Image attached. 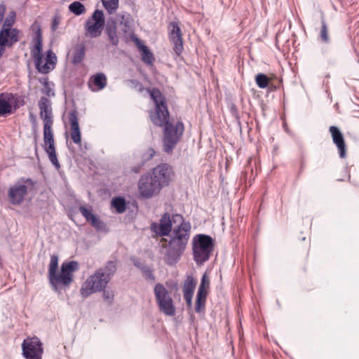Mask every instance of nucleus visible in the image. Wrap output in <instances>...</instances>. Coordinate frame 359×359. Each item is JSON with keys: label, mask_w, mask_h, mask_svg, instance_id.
Wrapping results in <instances>:
<instances>
[{"label": "nucleus", "mask_w": 359, "mask_h": 359, "mask_svg": "<svg viewBox=\"0 0 359 359\" xmlns=\"http://www.w3.org/2000/svg\"><path fill=\"white\" fill-rule=\"evenodd\" d=\"M151 98L155 104V111L150 114L151 122L158 126H164L163 149L166 153H171L184 131L182 122L173 125L169 122V112L165 98L156 88L149 90Z\"/></svg>", "instance_id": "1"}, {"label": "nucleus", "mask_w": 359, "mask_h": 359, "mask_svg": "<svg viewBox=\"0 0 359 359\" xmlns=\"http://www.w3.org/2000/svg\"><path fill=\"white\" fill-rule=\"evenodd\" d=\"M58 268V257L50 256L48 266V279L53 290L57 292L67 290L74 280V273L79 269V264L76 261L65 262L62 264L60 271Z\"/></svg>", "instance_id": "2"}, {"label": "nucleus", "mask_w": 359, "mask_h": 359, "mask_svg": "<svg viewBox=\"0 0 359 359\" xmlns=\"http://www.w3.org/2000/svg\"><path fill=\"white\" fill-rule=\"evenodd\" d=\"M189 222H182L172 233L168 244L163 245L165 262L168 265H174L179 262L185 251L190 235Z\"/></svg>", "instance_id": "3"}, {"label": "nucleus", "mask_w": 359, "mask_h": 359, "mask_svg": "<svg viewBox=\"0 0 359 359\" xmlns=\"http://www.w3.org/2000/svg\"><path fill=\"white\" fill-rule=\"evenodd\" d=\"M116 271V263L113 261L107 262L103 267L97 269L82 284L80 290L82 297L86 298L105 289Z\"/></svg>", "instance_id": "4"}, {"label": "nucleus", "mask_w": 359, "mask_h": 359, "mask_svg": "<svg viewBox=\"0 0 359 359\" xmlns=\"http://www.w3.org/2000/svg\"><path fill=\"white\" fill-rule=\"evenodd\" d=\"M213 247V240L210 236L199 234L194 238V259L197 264L201 265L209 259Z\"/></svg>", "instance_id": "5"}, {"label": "nucleus", "mask_w": 359, "mask_h": 359, "mask_svg": "<svg viewBox=\"0 0 359 359\" xmlns=\"http://www.w3.org/2000/svg\"><path fill=\"white\" fill-rule=\"evenodd\" d=\"M36 182L31 178L22 177L15 184L11 186L8 191V196L11 204L20 205L28 191L34 189Z\"/></svg>", "instance_id": "6"}, {"label": "nucleus", "mask_w": 359, "mask_h": 359, "mask_svg": "<svg viewBox=\"0 0 359 359\" xmlns=\"http://www.w3.org/2000/svg\"><path fill=\"white\" fill-rule=\"evenodd\" d=\"M154 292L159 310L166 316H173L175 314V307L165 287L161 283H157L154 287Z\"/></svg>", "instance_id": "7"}, {"label": "nucleus", "mask_w": 359, "mask_h": 359, "mask_svg": "<svg viewBox=\"0 0 359 359\" xmlns=\"http://www.w3.org/2000/svg\"><path fill=\"white\" fill-rule=\"evenodd\" d=\"M182 222H185L181 215L175 214L170 217L168 212L164 213L159 223L152 222L151 224L150 229L151 231L154 232L159 236H168L172 230V224L179 223L181 224Z\"/></svg>", "instance_id": "8"}, {"label": "nucleus", "mask_w": 359, "mask_h": 359, "mask_svg": "<svg viewBox=\"0 0 359 359\" xmlns=\"http://www.w3.org/2000/svg\"><path fill=\"white\" fill-rule=\"evenodd\" d=\"M105 19L102 11L96 9L92 16L85 22V35L90 38H96L101 35Z\"/></svg>", "instance_id": "9"}, {"label": "nucleus", "mask_w": 359, "mask_h": 359, "mask_svg": "<svg viewBox=\"0 0 359 359\" xmlns=\"http://www.w3.org/2000/svg\"><path fill=\"white\" fill-rule=\"evenodd\" d=\"M53 123L52 110L49 109L48 100H46V144L48 147L46 148V153L48 154V159L55 168L56 170L60 168V163L57 160L55 148L54 145L53 134L51 130V125Z\"/></svg>", "instance_id": "10"}, {"label": "nucleus", "mask_w": 359, "mask_h": 359, "mask_svg": "<svg viewBox=\"0 0 359 359\" xmlns=\"http://www.w3.org/2000/svg\"><path fill=\"white\" fill-rule=\"evenodd\" d=\"M22 355L25 359H42L43 344L36 337H28L22 343Z\"/></svg>", "instance_id": "11"}, {"label": "nucleus", "mask_w": 359, "mask_h": 359, "mask_svg": "<svg viewBox=\"0 0 359 359\" xmlns=\"http://www.w3.org/2000/svg\"><path fill=\"white\" fill-rule=\"evenodd\" d=\"M138 188L140 195L146 198L152 197L161 189L149 175H144L140 177Z\"/></svg>", "instance_id": "12"}, {"label": "nucleus", "mask_w": 359, "mask_h": 359, "mask_svg": "<svg viewBox=\"0 0 359 359\" xmlns=\"http://www.w3.org/2000/svg\"><path fill=\"white\" fill-rule=\"evenodd\" d=\"M172 174V169L168 164H161L155 167L151 175H149L151 179L161 188L168 184Z\"/></svg>", "instance_id": "13"}, {"label": "nucleus", "mask_w": 359, "mask_h": 359, "mask_svg": "<svg viewBox=\"0 0 359 359\" xmlns=\"http://www.w3.org/2000/svg\"><path fill=\"white\" fill-rule=\"evenodd\" d=\"M42 36L41 30L38 29L35 39V45L32 49V56L34 61L36 69L39 72L45 74V63H43V50H42Z\"/></svg>", "instance_id": "14"}, {"label": "nucleus", "mask_w": 359, "mask_h": 359, "mask_svg": "<svg viewBox=\"0 0 359 359\" xmlns=\"http://www.w3.org/2000/svg\"><path fill=\"white\" fill-rule=\"evenodd\" d=\"M170 39L174 45V50L180 55L183 50V42L181 29L177 22H172L169 25Z\"/></svg>", "instance_id": "15"}, {"label": "nucleus", "mask_w": 359, "mask_h": 359, "mask_svg": "<svg viewBox=\"0 0 359 359\" xmlns=\"http://www.w3.org/2000/svg\"><path fill=\"white\" fill-rule=\"evenodd\" d=\"M70 123V137L74 143L79 144L81 143V134L79 125L77 111L73 110L69 114Z\"/></svg>", "instance_id": "16"}, {"label": "nucleus", "mask_w": 359, "mask_h": 359, "mask_svg": "<svg viewBox=\"0 0 359 359\" xmlns=\"http://www.w3.org/2000/svg\"><path fill=\"white\" fill-rule=\"evenodd\" d=\"M329 130L332 135L333 142L336 144L339 151V156L342 158H345L346 155V147L342 133L337 127L333 126L330 127Z\"/></svg>", "instance_id": "17"}, {"label": "nucleus", "mask_w": 359, "mask_h": 359, "mask_svg": "<svg viewBox=\"0 0 359 359\" xmlns=\"http://www.w3.org/2000/svg\"><path fill=\"white\" fill-rule=\"evenodd\" d=\"M19 40V31L17 29L0 30V44H6L11 47Z\"/></svg>", "instance_id": "18"}, {"label": "nucleus", "mask_w": 359, "mask_h": 359, "mask_svg": "<svg viewBox=\"0 0 359 359\" xmlns=\"http://www.w3.org/2000/svg\"><path fill=\"white\" fill-rule=\"evenodd\" d=\"M79 211L86 219L97 230H101L103 227V223L91 212V208H87L84 206L79 208Z\"/></svg>", "instance_id": "19"}, {"label": "nucleus", "mask_w": 359, "mask_h": 359, "mask_svg": "<svg viewBox=\"0 0 359 359\" xmlns=\"http://www.w3.org/2000/svg\"><path fill=\"white\" fill-rule=\"evenodd\" d=\"M134 41L139 50L142 52V61L147 65H152L154 57L148 47L143 44L138 38H135Z\"/></svg>", "instance_id": "20"}, {"label": "nucleus", "mask_w": 359, "mask_h": 359, "mask_svg": "<svg viewBox=\"0 0 359 359\" xmlns=\"http://www.w3.org/2000/svg\"><path fill=\"white\" fill-rule=\"evenodd\" d=\"M107 77L103 73H99L93 76L89 81V87L93 91L103 89L107 86Z\"/></svg>", "instance_id": "21"}, {"label": "nucleus", "mask_w": 359, "mask_h": 359, "mask_svg": "<svg viewBox=\"0 0 359 359\" xmlns=\"http://www.w3.org/2000/svg\"><path fill=\"white\" fill-rule=\"evenodd\" d=\"M130 15L125 12H121L116 15L114 22L115 23L118 22L121 26H123L121 28L123 32L128 33L130 29Z\"/></svg>", "instance_id": "22"}, {"label": "nucleus", "mask_w": 359, "mask_h": 359, "mask_svg": "<svg viewBox=\"0 0 359 359\" xmlns=\"http://www.w3.org/2000/svg\"><path fill=\"white\" fill-rule=\"evenodd\" d=\"M106 32L111 44L114 46H117L119 40L116 33V26L115 22H113L111 25H107L106 27Z\"/></svg>", "instance_id": "23"}, {"label": "nucleus", "mask_w": 359, "mask_h": 359, "mask_svg": "<svg viewBox=\"0 0 359 359\" xmlns=\"http://www.w3.org/2000/svg\"><path fill=\"white\" fill-rule=\"evenodd\" d=\"M57 62V57L51 50L46 51V74L55 68Z\"/></svg>", "instance_id": "24"}, {"label": "nucleus", "mask_w": 359, "mask_h": 359, "mask_svg": "<svg viewBox=\"0 0 359 359\" xmlns=\"http://www.w3.org/2000/svg\"><path fill=\"white\" fill-rule=\"evenodd\" d=\"M196 282L191 276H188L184 283L183 294H194Z\"/></svg>", "instance_id": "25"}, {"label": "nucleus", "mask_w": 359, "mask_h": 359, "mask_svg": "<svg viewBox=\"0 0 359 359\" xmlns=\"http://www.w3.org/2000/svg\"><path fill=\"white\" fill-rule=\"evenodd\" d=\"M102 5L109 14H114L118 8V0H102Z\"/></svg>", "instance_id": "26"}, {"label": "nucleus", "mask_w": 359, "mask_h": 359, "mask_svg": "<svg viewBox=\"0 0 359 359\" xmlns=\"http://www.w3.org/2000/svg\"><path fill=\"white\" fill-rule=\"evenodd\" d=\"M68 8L70 12L76 15H81L86 11L84 5L79 1H74L70 4Z\"/></svg>", "instance_id": "27"}, {"label": "nucleus", "mask_w": 359, "mask_h": 359, "mask_svg": "<svg viewBox=\"0 0 359 359\" xmlns=\"http://www.w3.org/2000/svg\"><path fill=\"white\" fill-rule=\"evenodd\" d=\"M111 205L118 213H123L126 208V201L122 197H116L111 201Z\"/></svg>", "instance_id": "28"}, {"label": "nucleus", "mask_w": 359, "mask_h": 359, "mask_svg": "<svg viewBox=\"0 0 359 359\" xmlns=\"http://www.w3.org/2000/svg\"><path fill=\"white\" fill-rule=\"evenodd\" d=\"M321 24L322 26L320 32V41L324 43H328L330 41L328 34V27L323 17L321 18Z\"/></svg>", "instance_id": "29"}, {"label": "nucleus", "mask_w": 359, "mask_h": 359, "mask_svg": "<svg viewBox=\"0 0 359 359\" xmlns=\"http://www.w3.org/2000/svg\"><path fill=\"white\" fill-rule=\"evenodd\" d=\"M206 295L207 294L197 293L195 306V311L196 313H201L202 310L204 309Z\"/></svg>", "instance_id": "30"}, {"label": "nucleus", "mask_w": 359, "mask_h": 359, "mask_svg": "<svg viewBox=\"0 0 359 359\" xmlns=\"http://www.w3.org/2000/svg\"><path fill=\"white\" fill-rule=\"evenodd\" d=\"M12 107L8 101L0 98V116H6L11 113Z\"/></svg>", "instance_id": "31"}, {"label": "nucleus", "mask_w": 359, "mask_h": 359, "mask_svg": "<svg viewBox=\"0 0 359 359\" xmlns=\"http://www.w3.org/2000/svg\"><path fill=\"white\" fill-rule=\"evenodd\" d=\"M255 81L260 88H265L268 86L269 80L266 75L264 74H258L255 76Z\"/></svg>", "instance_id": "32"}, {"label": "nucleus", "mask_w": 359, "mask_h": 359, "mask_svg": "<svg viewBox=\"0 0 359 359\" xmlns=\"http://www.w3.org/2000/svg\"><path fill=\"white\" fill-rule=\"evenodd\" d=\"M210 285V280L206 273H204L202 276L201 284L197 293L207 294L206 289L208 288Z\"/></svg>", "instance_id": "33"}, {"label": "nucleus", "mask_w": 359, "mask_h": 359, "mask_svg": "<svg viewBox=\"0 0 359 359\" xmlns=\"http://www.w3.org/2000/svg\"><path fill=\"white\" fill-rule=\"evenodd\" d=\"M41 118L43 121V139L45 140V96H42L39 102Z\"/></svg>", "instance_id": "34"}, {"label": "nucleus", "mask_w": 359, "mask_h": 359, "mask_svg": "<svg viewBox=\"0 0 359 359\" xmlns=\"http://www.w3.org/2000/svg\"><path fill=\"white\" fill-rule=\"evenodd\" d=\"M102 291H103L102 295H103L104 300L106 301L108 304H111L114 300V292L111 290H105V289H104Z\"/></svg>", "instance_id": "35"}, {"label": "nucleus", "mask_w": 359, "mask_h": 359, "mask_svg": "<svg viewBox=\"0 0 359 359\" xmlns=\"http://www.w3.org/2000/svg\"><path fill=\"white\" fill-rule=\"evenodd\" d=\"M62 18L60 14H55L53 18L50 29L52 32H55L59 27L61 22Z\"/></svg>", "instance_id": "36"}, {"label": "nucleus", "mask_w": 359, "mask_h": 359, "mask_svg": "<svg viewBox=\"0 0 359 359\" xmlns=\"http://www.w3.org/2000/svg\"><path fill=\"white\" fill-rule=\"evenodd\" d=\"M142 271L144 273V276L147 280L154 281L155 280V276L153 273V271L147 266H142Z\"/></svg>", "instance_id": "37"}, {"label": "nucleus", "mask_w": 359, "mask_h": 359, "mask_svg": "<svg viewBox=\"0 0 359 359\" xmlns=\"http://www.w3.org/2000/svg\"><path fill=\"white\" fill-rule=\"evenodd\" d=\"M14 23V19L13 17L6 18L4 22L1 29L13 30L12 26Z\"/></svg>", "instance_id": "38"}, {"label": "nucleus", "mask_w": 359, "mask_h": 359, "mask_svg": "<svg viewBox=\"0 0 359 359\" xmlns=\"http://www.w3.org/2000/svg\"><path fill=\"white\" fill-rule=\"evenodd\" d=\"M53 86L54 84L53 83L46 81V97L54 96Z\"/></svg>", "instance_id": "39"}, {"label": "nucleus", "mask_w": 359, "mask_h": 359, "mask_svg": "<svg viewBox=\"0 0 359 359\" xmlns=\"http://www.w3.org/2000/svg\"><path fill=\"white\" fill-rule=\"evenodd\" d=\"M83 55H84L83 48H81L79 50H78L76 55H75L74 57V62H80L82 60V58L83 57Z\"/></svg>", "instance_id": "40"}, {"label": "nucleus", "mask_w": 359, "mask_h": 359, "mask_svg": "<svg viewBox=\"0 0 359 359\" xmlns=\"http://www.w3.org/2000/svg\"><path fill=\"white\" fill-rule=\"evenodd\" d=\"M155 154H156V151H154V149L150 148L147 150V151L144 154V158L147 160H149V159L151 158L153 156H154Z\"/></svg>", "instance_id": "41"}, {"label": "nucleus", "mask_w": 359, "mask_h": 359, "mask_svg": "<svg viewBox=\"0 0 359 359\" xmlns=\"http://www.w3.org/2000/svg\"><path fill=\"white\" fill-rule=\"evenodd\" d=\"M187 304L190 307L192 304L193 294H183Z\"/></svg>", "instance_id": "42"}, {"label": "nucleus", "mask_w": 359, "mask_h": 359, "mask_svg": "<svg viewBox=\"0 0 359 359\" xmlns=\"http://www.w3.org/2000/svg\"><path fill=\"white\" fill-rule=\"evenodd\" d=\"M5 11H6V8H5L4 5L1 4L0 5V22L3 20Z\"/></svg>", "instance_id": "43"}, {"label": "nucleus", "mask_w": 359, "mask_h": 359, "mask_svg": "<svg viewBox=\"0 0 359 359\" xmlns=\"http://www.w3.org/2000/svg\"><path fill=\"white\" fill-rule=\"evenodd\" d=\"M6 46H7L6 44H0V57L4 55Z\"/></svg>", "instance_id": "44"}, {"label": "nucleus", "mask_w": 359, "mask_h": 359, "mask_svg": "<svg viewBox=\"0 0 359 359\" xmlns=\"http://www.w3.org/2000/svg\"><path fill=\"white\" fill-rule=\"evenodd\" d=\"M39 81L43 86V88H41V92L45 93V78H41Z\"/></svg>", "instance_id": "45"}, {"label": "nucleus", "mask_w": 359, "mask_h": 359, "mask_svg": "<svg viewBox=\"0 0 359 359\" xmlns=\"http://www.w3.org/2000/svg\"><path fill=\"white\" fill-rule=\"evenodd\" d=\"M29 118H30V121H32V123H33V125L35 124V121H36V118L35 116H34V114L32 113H29Z\"/></svg>", "instance_id": "46"}, {"label": "nucleus", "mask_w": 359, "mask_h": 359, "mask_svg": "<svg viewBox=\"0 0 359 359\" xmlns=\"http://www.w3.org/2000/svg\"><path fill=\"white\" fill-rule=\"evenodd\" d=\"M134 264H135L136 266H137V267L140 268L141 269H142V267L143 266L140 264V262L138 260L135 261V262H134Z\"/></svg>", "instance_id": "47"}, {"label": "nucleus", "mask_w": 359, "mask_h": 359, "mask_svg": "<svg viewBox=\"0 0 359 359\" xmlns=\"http://www.w3.org/2000/svg\"><path fill=\"white\" fill-rule=\"evenodd\" d=\"M162 241H167V239H165V238H163V239H162Z\"/></svg>", "instance_id": "48"}]
</instances>
